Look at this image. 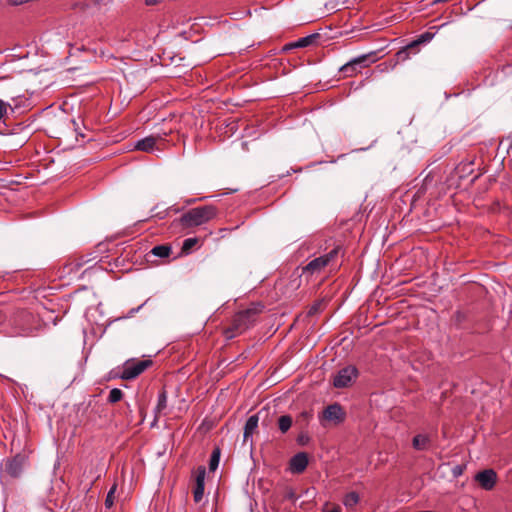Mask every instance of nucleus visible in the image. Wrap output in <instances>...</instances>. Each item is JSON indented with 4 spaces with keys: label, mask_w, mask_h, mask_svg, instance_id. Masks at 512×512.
I'll return each mask as SVG.
<instances>
[{
    "label": "nucleus",
    "mask_w": 512,
    "mask_h": 512,
    "mask_svg": "<svg viewBox=\"0 0 512 512\" xmlns=\"http://www.w3.org/2000/svg\"><path fill=\"white\" fill-rule=\"evenodd\" d=\"M310 438L307 433L301 432L297 437V442L300 445H306L309 442Z\"/></svg>",
    "instance_id": "nucleus-30"
},
{
    "label": "nucleus",
    "mask_w": 512,
    "mask_h": 512,
    "mask_svg": "<svg viewBox=\"0 0 512 512\" xmlns=\"http://www.w3.org/2000/svg\"><path fill=\"white\" fill-rule=\"evenodd\" d=\"M25 463L26 457L24 455L17 454L15 457L7 460L3 464L2 471L12 478H17L22 474Z\"/></svg>",
    "instance_id": "nucleus-8"
},
{
    "label": "nucleus",
    "mask_w": 512,
    "mask_h": 512,
    "mask_svg": "<svg viewBox=\"0 0 512 512\" xmlns=\"http://www.w3.org/2000/svg\"><path fill=\"white\" fill-rule=\"evenodd\" d=\"M264 305L261 303H252L247 309L235 314L232 324L225 330V337L232 339L236 335L243 333L257 321L258 316L264 311Z\"/></svg>",
    "instance_id": "nucleus-1"
},
{
    "label": "nucleus",
    "mask_w": 512,
    "mask_h": 512,
    "mask_svg": "<svg viewBox=\"0 0 512 512\" xmlns=\"http://www.w3.org/2000/svg\"><path fill=\"white\" fill-rule=\"evenodd\" d=\"M152 360L143 359L135 360L129 359L123 364L120 378L123 380H132L142 374L147 368L152 365Z\"/></svg>",
    "instance_id": "nucleus-5"
},
{
    "label": "nucleus",
    "mask_w": 512,
    "mask_h": 512,
    "mask_svg": "<svg viewBox=\"0 0 512 512\" xmlns=\"http://www.w3.org/2000/svg\"><path fill=\"white\" fill-rule=\"evenodd\" d=\"M320 308V303L313 305L309 310V315L316 313Z\"/></svg>",
    "instance_id": "nucleus-31"
},
{
    "label": "nucleus",
    "mask_w": 512,
    "mask_h": 512,
    "mask_svg": "<svg viewBox=\"0 0 512 512\" xmlns=\"http://www.w3.org/2000/svg\"><path fill=\"white\" fill-rule=\"evenodd\" d=\"M475 480L479 483L481 488L490 491L496 485L497 473L493 469H485L475 475Z\"/></svg>",
    "instance_id": "nucleus-9"
},
{
    "label": "nucleus",
    "mask_w": 512,
    "mask_h": 512,
    "mask_svg": "<svg viewBox=\"0 0 512 512\" xmlns=\"http://www.w3.org/2000/svg\"><path fill=\"white\" fill-rule=\"evenodd\" d=\"M75 266H76L77 268H80V267L82 266V263L77 262V263H75Z\"/></svg>",
    "instance_id": "nucleus-34"
},
{
    "label": "nucleus",
    "mask_w": 512,
    "mask_h": 512,
    "mask_svg": "<svg viewBox=\"0 0 512 512\" xmlns=\"http://www.w3.org/2000/svg\"><path fill=\"white\" fill-rule=\"evenodd\" d=\"M433 38V34L429 33V32H425L423 34H421L419 36V38L413 42H411L406 49L404 50H401L397 53V57L398 59H401V60H405L408 58V52H407V49L409 48H413L415 47L416 45L420 44V43H425V42H429L431 39Z\"/></svg>",
    "instance_id": "nucleus-15"
},
{
    "label": "nucleus",
    "mask_w": 512,
    "mask_h": 512,
    "mask_svg": "<svg viewBox=\"0 0 512 512\" xmlns=\"http://www.w3.org/2000/svg\"><path fill=\"white\" fill-rule=\"evenodd\" d=\"M375 55H376L375 52H370L368 54H363L358 57H355V58L351 59L349 62H347L346 64H344L340 68L339 71L345 77H352L359 72L358 68L366 67L370 63L375 62L376 61Z\"/></svg>",
    "instance_id": "nucleus-6"
},
{
    "label": "nucleus",
    "mask_w": 512,
    "mask_h": 512,
    "mask_svg": "<svg viewBox=\"0 0 512 512\" xmlns=\"http://www.w3.org/2000/svg\"><path fill=\"white\" fill-rule=\"evenodd\" d=\"M320 39L319 33H313L310 35H307L305 37H302L294 42H290L283 47V51H289L296 48H305L309 46L316 45L318 43V40Z\"/></svg>",
    "instance_id": "nucleus-10"
},
{
    "label": "nucleus",
    "mask_w": 512,
    "mask_h": 512,
    "mask_svg": "<svg viewBox=\"0 0 512 512\" xmlns=\"http://www.w3.org/2000/svg\"><path fill=\"white\" fill-rule=\"evenodd\" d=\"M123 397V392L119 388H113L109 392L108 401L110 403H117L119 402Z\"/></svg>",
    "instance_id": "nucleus-24"
},
{
    "label": "nucleus",
    "mask_w": 512,
    "mask_h": 512,
    "mask_svg": "<svg viewBox=\"0 0 512 512\" xmlns=\"http://www.w3.org/2000/svg\"><path fill=\"white\" fill-rule=\"evenodd\" d=\"M168 210H164L161 212L156 213L154 216L158 217L159 219H164L167 216Z\"/></svg>",
    "instance_id": "nucleus-32"
},
{
    "label": "nucleus",
    "mask_w": 512,
    "mask_h": 512,
    "mask_svg": "<svg viewBox=\"0 0 512 512\" xmlns=\"http://www.w3.org/2000/svg\"><path fill=\"white\" fill-rule=\"evenodd\" d=\"M358 374V369L354 365H348L336 373L333 385L336 388H346L357 379Z\"/></svg>",
    "instance_id": "nucleus-7"
},
{
    "label": "nucleus",
    "mask_w": 512,
    "mask_h": 512,
    "mask_svg": "<svg viewBox=\"0 0 512 512\" xmlns=\"http://www.w3.org/2000/svg\"><path fill=\"white\" fill-rule=\"evenodd\" d=\"M205 475V467H198L195 478V487L193 489V498L196 503H199L203 499Z\"/></svg>",
    "instance_id": "nucleus-11"
},
{
    "label": "nucleus",
    "mask_w": 512,
    "mask_h": 512,
    "mask_svg": "<svg viewBox=\"0 0 512 512\" xmlns=\"http://www.w3.org/2000/svg\"><path fill=\"white\" fill-rule=\"evenodd\" d=\"M359 494L357 492H350L346 494L343 498V504L346 508L352 509L359 502Z\"/></svg>",
    "instance_id": "nucleus-19"
},
{
    "label": "nucleus",
    "mask_w": 512,
    "mask_h": 512,
    "mask_svg": "<svg viewBox=\"0 0 512 512\" xmlns=\"http://www.w3.org/2000/svg\"><path fill=\"white\" fill-rule=\"evenodd\" d=\"M158 139H161V137L148 136L140 139L135 143V149L143 152H152L156 147V142Z\"/></svg>",
    "instance_id": "nucleus-14"
},
{
    "label": "nucleus",
    "mask_w": 512,
    "mask_h": 512,
    "mask_svg": "<svg viewBox=\"0 0 512 512\" xmlns=\"http://www.w3.org/2000/svg\"><path fill=\"white\" fill-rule=\"evenodd\" d=\"M220 454H221V452H220L219 448H215L212 451L210 461H209L210 471H215L218 468L219 461H220Z\"/></svg>",
    "instance_id": "nucleus-22"
},
{
    "label": "nucleus",
    "mask_w": 512,
    "mask_h": 512,
    "mask_svg": "<svg viewBox=\"0 0 512 512\" xmlns=\"http://www.w3.org/2000/svg\"><path fill=\"white\" fill-rule=\"evenodd\" d=\"M197 238H187L183 242L182 250L188 252L197 243Z\"/></svg>",
    "instance_id": "nucleus-26"
},
{
    "label": "nucleus",
    "mask_w": 512,
    "mask_h": 512,
    "mask_svg": "<svg viewBox=\"0 0 512 512\" xmlns=\"http://www.w3.org/2000/svg\"><path fill=\"white\" fill-rule=\"evenodd\" d=\"M323 417L324 419L328 421H334V422H341L344 420L345 413L342 409V407L335 403L329 405L324 411H323Z\"/></svg>",
    "instance_id": "nucleus-12"
},
{
    "label": "nucleus",
    "mask_w": 512,
    "mask_h": 512,
    "mask_svg": "<svg viewBox=\"0 0 512 512\" xmlns=\"http://www.w3.org/2000/svg\"><path fill=\"white\" fill-rule=\"evenodd\" d=\"M258 421H259V418L257 415H251L247 419L245 426H244V434H243L244 442H247L249 439L252 440V435L258 427Z\"/></svg>",
    "instance_id": "nucleus-16"
},
{
    "label": "nucleus",
    "mask_w": 512,
    "mask_h": 512,
    "mask_svg": "<svg viewBox=\"0 0 512 512\" xmlns=\"http://www.w3.org/2000/svg\"><path fill=\"white\" fill-rule=\"evenodd\" d=\"M323 512H341V507L339 505H330L326 503L322 509Z\"/></svg>",
    "instance_id": "nucleus-27"
},
{
    "label": "nucleus",
    "mask_w": 512,
    "mask_h": 512,
    "mask_svg": "<svg viewBox=\"0 0 512 512\" xmlns=\"http://www.w3.org/2000/svg\"><path fill=\"white\" fill-rule=\"evenodd\" d=\"M8 110L13 111V108L11 107V105L9 103L0 99V122L7 115Z\"/></svg>",
    "instance_id": "nucleus-25"
},
{
    "label": "nucleus",
    "mask_w": 512,
    "mask_h": 512,
    "mask_svg": "<svg viewBox=\"0 0 512 512\" xmlns=\"http://www.w3.org/2000/svg\"><path fill=\"white\" fill-rule=\"evenodd\" d=\"M308 465V456L305 452H299L290 460V470L293 473H302Z\"/></svg>",
    "instance_id": "nucleus-13"
},
{
    "label": "nucleus",
    "mask_w": 512,
    "mask_h": 512,
    "mask_svg": "<svg viewBox=\"0 0 512 512\" xmlns=\"http://www.w3.org/2000/svg\"><path fill=\"white\" fill-rule=\"evenodd\" d=\"M464 469H465V466H463V465H455V466L452 468V470H451L452 475H453L455 478H457V477H459V476H461V475L463 474Z\"/></svg>",
    "instance_id": "nucleus-29"
},
{
    "label": "nucleus",
    "mask_w": 512,
    "mask_h": 512,
    "mask_svg": "<svg viewBox=\"0 0 512 512\" xmlns=\"http://www.w3.org/2000/svg\"><path fill=\"white\" fill-rule=\"evenodd\" d=\"M151 254L160 257V258H166L169 257L171 254V246L169 245H158L151 249Z\"/></svg>",
    "instance_id": "nucleus-18"
},
{
    "label": "nucleus",
    "mask_w": 512,
    "mask_h": 512,
    "mask_svg": "<svg viewBox=\"0 0 512 512\" xmlns=\"http://www.w3.org/2000/svg\"><path fill=\"white\" fill-rule=\"evenodd\" d=\"M431 440L428 435L418 434L413 438L412 445L416 450H426L430 444Z\"/></svg>",
    "instance_id": "nucleus-17"
},
{
    "label": "nucleus",
    "mask_w": 512,
    "mask_h": 512,
    "mask_svg": "<svg viewBox=\"0 0 512 512\" xmlns=\"http://www.w3.org/2000/svg\"><path fill=\"white\" fill-rule=\"evenodd\" d=\"M292 426V417L289 415H282L278 419V428L282 433H286Z\"/></svg>",
    "instance_id": "nucleus-20"
},
{
    "label": "nucleus",
    "mask_w": 512,
    "mask_h": 512,
    "mask_svg": "<svg viewBox=\"0 0 512 512\" xmlns=\"http://www.w3.org/2000/svg\"><path fill=\"white\" fill-rule=\"evenodd\" d=\"M312 418V413L309 412V411H303L300 413L299 417H298V422L299 421H303L305 422V424H307L310 419Z\"/></svg>",
    "instance_id": "nucleus-28"
},
{
    "label": "nucleus",
    "mask_w": 512,
    "mask_h": 512,
    "mask_svg": "<svg viewBox=\"0 0 512 512\" xmlns=\"http://www.w3.org/2000/svg\"><path fill=\"white\" fill-rule=\"evenodd\" d=\"M16 335L32 336L39 326L38 319L30 312L21 311L15 319Z\"/></svg>",
    "instance_id": "nucleus-4"
},
{
    "label": "nucleus",
    "mask_w": 512,
    "mask_h": 512,
    "mask_svg": "<svg viewBox=\"0 0 512 512\" xmlns=\"http://www.w3.org/2000/svg\"><path fill=\"white\" fill-rule=\"evenodd\" d=\"M167 407V394L165 391H162L158 395V402L155 408L156 415L160 414L162 411H164Z\"/></svg>",
    "instance_id": "nucleus-21"
},
{
    "label": "nucleus",
    "mask_w": 512,
    "mask_h": 512,
    "mask_svg": "<svg viewBox=\"0 0 512 512\" xmlns=\"http://www.w3.org/2000/svg\"><path fill=\"white\" fill-rule=\"evenodd\" d=\"M340 252V247H335L328 253L311 260L302 268L300 276H305L308 280L310 277L321 274L328 266L335 264V260Z\"/></svg>",
    "instance_id": "nucleus-3"
},
{
    "label": "nucleus",
    "mask_w": 512,
    "mask_h": 512,
    "mask_svg": "<svg viewBox=\"0 0 512 512\" xmlns=\"http://www.w3.org/2000/svg\"><path fill=\"white\" fill-rule=\"evenodd\" d=\"M116 490H117V484L114 483L106 495V499H105L106 508H111L114 505V500H115L114 494H115Z\"/></svg>",
    "instance_id": "nucleus-23"
},
{
    "label": "nucleus",
    "mask_w": 512,
    "mask_h": 512,
    "mask_svg": "<svg viewBox=\"0 0 512 512\" xmlns=\"http://www.w3.org/2000/svg\"><path fill=\"white\" fill-rule=\"evenodd\" d=\"M217 215V209L213 205L195 207L185 212L179 219L184 228H193L208 223Z\"/></svg>",
    "instance_id": "nucleus-2"
},
{
    "label": "nucleus",
    "mask_w": 512,
    "mask_h": 512,
    "mask_svg": "<svg viewBox=\"0 0 512 512\" xmlns=\"http://www.w3.org/2000/svg\"><path fill=\"white\" fill-rule=\"evenodd\" d=\"M159 2H160V0H145V3L147 5H155V4L159 3Z\"/></svg>",
    "instance_id": "nucleus-33"
}]
</instances>
